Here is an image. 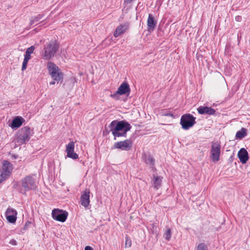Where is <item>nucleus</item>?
Returning <instances> with one entry per match:
<instances>
[{"label": "nucleus", "instance_id": "obj_25", "mask_svg": "<svg viewBox=\"0 0 250 250\" xmlns=\"http://www.w3.org/2000/svg\"><path fill=\"white\" fill-rule=\"evenodd\" d=\"M35 49L34 46H31L30 47H28L25 51V54H24V57L29 59H31V54L33 53L34 50Z\"/></svg>", "mask_w": 250, "mask_h": 250}, {"label": "nucleus", "instance_id": "obj_40", "mask_svg": "<svg viewBox=\"0 0 250 250\" xmlns=\"http://www.w3.org/2000/svg\"><path fill=\"white\" fill-rule=\"evenodd\" d=\"M13 157H14L15 159H17L18 158L17 155H13Z\"/></svg>", "mask_w": 250, "mask_h": 250}, {"label": "nucleus", "instance_id": "obj_21", "mask_svg": "<svg viewBox=\"0 0 250 250\" xmlns=\"http://www.w3.org/2000/svg\"><path fill=\"white\" fill-rule=\"evenodd\" d=\"M161 183L162 179L161 177L158 176H155L154 174L153 178L152 179V186L153 187V188L156 190L158 189L161 186Z\"/></svg>", "mask_w": 250, "mask_h": 250}, {"label": "nucleus", "instance_id": "obj_8", "mask_svg": "<svg viewBox=\"0 0 250 250\" xmlns=\"http://www.w3.org/2000/svg\"><path fill=\"white\" fill-rule=\"evenodd\" d=\"M52 216L56 221L64 222L67 218L68 212L65 210L54 208L52 211Z\"/></svg>", "mask_w": 250, "mask_h": 250}, {"label": "nucleus", "instance_id": "obj_24", "mask_svg": "<svg viewBox=\"0 0 250 250\" xmlns=\"http://www.w3.org/2000/svg\"><path fill=\"white\" fill-rule=\"evenodd\" d=\"M145 161L146 164L152 166H154L155 164V160L150 155H145Z\"/></svg>", "mask_w": 250, "mask_h": 250}, {"label": "nucleus", "instance_id": "obj_16", "mask_svg": "<svg viewBox=\"0 0 250 250\" xmlns=\"http://www.w3.org/2000/svg\"><path fill=\"white\" fill-rule=\"evenodd\" d=\"M197 111L200 114H208L209 115H213L215 110L211 107H208L207 106H200L197 108Z\"/></svg>", "mask_w": 250, "mask_h": 250}, {"label": "nucleus", "instance_id": "obj_36", "mask_svg": "<svg viewBox=\"0 0 250 250\" xmlns=\"http://www.w3.org/2000/svg\"><path fill=\"white\" fill-rule=\"evenodd\" d=\"M241 17L240 16H237L235 17V20L236 21H239L241 20Z\"/></svg>", "mask_w": 250, "mask_h": 250}, {"label": "nucleus", "instance_id": "obj_14", "mask_svg": "<svg viewBox=\"0 0 250 250\" xmlns=\"http://www.w3.org/2000/svg\"><path fill=\"white\" fill-rule=\"evenodd\" d=\"M25 120L21 116H16L12 120L9 126L13 129L20 127L24 122Z\"/></svg>", "mask_w": 250, "mask_h": 250}, {"label": "nucleus", "instance_id": "obj_3", "mask_svg": "<svg viewBox=\"0 0 250 250\" xmlns=\"http://www.w3.org/2000/svg\"><path fill=\"white\" fill-rule=\"evenodd\" d=\"M59 48V45L56 41H51L44 45V48L42 52V58L44 60H50L54 57L56 53Z\"/></svg>", "mask_w": 250, "mask_h": 250}, {"label": "nucleus", "instance_id": "obj_28", "mask_svg": "<svg viewBox=\"0 0 250 250\" xmlns=\"http://www.w3.org/2000/svg\"><path fill=\"white\" fill-rule=\"evenodd\" d=\"M196 250H208L207 246L204 243L198 244L196 248Z\"/></svg>", "mask_w": 250, "mask_h": 250}, {"label": "nucleus", "instance_id": "obj_38", "mask_svg": "<svg viewBox=\"0 0 250 250\" xmlns=\"http://www.w3.org/2000/svg\"><path fill=\"white\" fill-rule=\"evenodd\" d=\"M56 82V81L53 80V81L50 82L49 84H50V85H54V84H55Z\"/></svg>", "mask_w": 250, "mask_h": 250}, {"label": "nucleus", "instance_id": "obj_5", "mask_svg": "<svg viewBox=\"0 0 250 250\" xmlns=\"http://www.w3.org/2000/svg\"><path fill=\"white\" fill-rule=\"evenodd\" d=\"M196 118L190 114H185L183 115L180 119V124L182 128L185 130H188L192 127L195 124Z\"/></svg>", "mask_w": 250, "mask_h": 250}, {"label": "nucleus", "instance_id": "obj_26", "mask_svg": "<svg viewBox=\"0 0 250 250\" xmlns=\"http://www.w3.org/2000/svg\"><path fill=\"white\" fill-rule=\"evenodd\" d=\"M164 237L167 241H169L171 237V231L170 228H168L167 229L166 232L164 234Z\"/></svg>", "mask_w": 250, "mask_h": 250}, {"label": "nucleus", "instance_id": "obj_12", "mask_svg": "<svg viewBox=\"0 0 250 250\" xmlns=\"http://www.w3.org/2000/svg\"><path fill=\"white\" fill-rule=\"evenodd\" d=\"M17 212L16 209L8 208L5 212V216L7 221L11 223H15L17 220Z\"/></svg>", "mask_w": 250, "mask_h": 250}, {"label": "nucleus", "instance_id": "obj_30", "mask_svg": "<svg viewBox=\"0 0 250 250\" xmlns=\"http://www.w3.org/2000/svg\"><path fill=\"white\" fill-rule=\"evenodd\" d=\"M31 222H29V221H27V222L25 223V225H24V226L23 228H22V230H26V229L28 228V227L31 225Z\"/></svg>", "mask_w": 250, "mask_h": 250}, {"label": "nucleus", "instance_id": "obj_2", "mask_svg": "<svg viewBox=\"0 0 250 250\" xmlns=\"http://www.w3.org/2000/svg\"><path fill=\"white\" fill-rule=\"evenodd\" d=\"M13 188L23 195L30 190H34L36 188L35 179L33 176L28 175L21 180V186L18 182L13 184Z\"/></svg>", "mask_w": 250, "mask_h": 250}, {"label": "nucleus", "instance_id": "obj_9", "mask_svg": "<svg viewBox=\"0 0 250 250\" xmlns=\"http://www.w3.org/2000/svg\"><path fill=\"white\" fill-rule=\"evenodd\" d=\"M132 146V142L130 139H126L123 141L115 143L113 146V148L119 149L122 150L128 151Z\"/></svg>", "mask_w": 250, "mask_h": 250}, {"label": "nucleus", "instance_id": "obj_33", "mask_svg": "<svg viewBox=\"0 0 250 250\" xmlns=\"http://www.w3.org/2000/svg\"><path fill=\"white\" fill-rule=\"evenodd\" d=\"M27 65L26 63H22V67H21V70L24 71L27 68Z\"/></svg>", "mask_w": 250, "mask_h": 250}, {"label": "nucleus", "instance_id": "obj_22", "mask_svg": "<svg viewBox=\"0 0 250 250\" xmlns=\"http://www.w3.org/2000/svg\"><path fill=\"white\" fill-rule=\"evenodd\" d=\"M247 135V130L246 128L242 127L240 130L236 132L235 135L236 139L241 140L246 136Z\"/></svg>", "mask_w": 250, "mask_h": 250}, {"label": "nucleus", "instance_id": "obj_35", "mask_svg": "<svg viewBox=\"0 0 250 250\" xmlns=\"http://www.w3.org/2000/svg\"><path fill=\"white\" fill-rule=\"evenodd\" d=\"M84 250H94L91 247L87 246L85 247Z\"/></svg>", "mask_w": 250, "mask_h": 250}, {"label": "nucleus", "instance_id": "obj_7", "mask_svg": "<svg viewBox=\"0 0 250 250\" xmlns=\"http://www.w3.org/2000/svg\"><path fill=\"white\" fill-rule=\"evenodd\" d=\"M221 153V145L218 142H211L210 158L213 162H218Z\"/></svg>", "mask_w": 250, "mask_h": 250}, {"label": "nucleus", "instance_id": "obj_11", "mask_svg": "<svg viewBox=\"0 0 250 250\" xmlns=\"http://www.w3.org/2000/svg\"><path fill=\"white\" fill-rule=\"evenodd\" d=\"M75 144L73 141L70 142L66 146L67 156L72 159L76 160L78 158V155L74 152Z\"/></svg>", "mask_w": 250, "mask_h": 250}, {"label": "nucleus", "instance_id": "obj_6", "mask_svg": "<svg viewBox=\"0 0 250 250\" xmlns=\"http://www.w3.org/2000/svg\"><path fill=\"white\" fill-rule=\"evenodd\" d=\"M130 92L129 85L127 83L124 82L120 85L116 92L110 95V97L115 100H118L119 99L120 95H125L128 96Z\"/></svg>", "mask_w": 250, "mask_h": 250}, {"label": "nucleus", "instance_id": "obj_29", "mask_svg": "<svg viewBox=\"0 0 250 250\" xmlns=\"http://www.w3.org/2000/svg\"><path fill=\"white\" fill-rule=\"evenodd\" d=\"M163 115L166 116H169V117H174L173 114L169 111H168L167 109L164 110V111L162 112Z\"/></svg>", "mask_w": 250, "mask_h": 250}, {"label": "nucleus", "instance_id": "obj_37", "mask_svg": "<svg viewBox=\"0 0 250 250\" xmlns=\"http://www.w3.org/2000/svg\"><path fill=\"white\" fill-rule=\"evenodd\" d=\"M134 0H124L125 3H131Z\"/></svg>", "mask_w": 250, "mask_h": 250}, {"label": "nucleus", "instance_id": "obj_17", "mask_svg": "<svg viewBox=\"0 0 250 250\" xmlns=\"http://www.w3.org/2000/svg\"><path fill=\"white\" fill-rule=\"evenodd\" d=\"M128 28V23H124L120 24L117 27L116 30L114 32L113 35L115 37H118L121 34H123Z\"/></svg>", "mask_w": 250, "mask_h": 250}, {"label": "nucleus", "instance_id": "obj_1", "mask_svg": "<svg viewBox=\"0 0 250 250\" xmlns=\"http://www.w3.org/2000/svg\"><path fill=\"white\" fill-rule=\"evenodd\" d=\"M110 131L114 136V139L117 137H126V133L131 128V125L125 120H114L108 125Z\"/></svg>", "mask_w": 250, "mask_h": 250}, {"label": "nucleus", "instance_id": "obj_13", "mask_svg": "<svg viewBox=\"0 0 250 250\" xmlns=\"http://www.w3.org/2000/svg\"><path fill=\"white\" fill-rule=\"evenodd\" d=\"M157 25V21L155 19L154 17L151 14L148 15V19L147 20V26L148 27V31L151 33L155 29Z\"/></svg>", "mask_w": 250, "mask_h": 250}, {"label": "nucleus", "instance_id": "obj_19", "mask_svg": "<svg viewBox=\"0 0 250 250\" xmlns=\"http://www.w3.org/2000/svg\"><path fill=\"white\" fill-rule=\"evenodd\" d=\"M47 69L49 75L53 76L54 75L55 73L60 70L59 67L52 62H48L47 63Z\"/></svg>", "mask_w": 250, "mask_h": 250}, {"label": "nucleus", "instance_id": "obj_15", "mask_svg": "<svg viewBox=\"0 0 250 250\" xmlns=\"http://www.w3.org/2000/svg\"><path fill=\"white\" fill-rule=\"evenodd\" d=\"M237 156L240 162L243 164H246L249 159L248 152L244 148H241L239 150Z\"/></svg>", "mask_w": 250, "mask_h": 250}, {"label": "nucleus", "instance_id": "obj_10", "mask_svg": "<svg viewBox=\"0 0 250 250\" xmlns=\"http://www.w3.org/2000/svg\"><path fill=\"white\" fill-rule=\"evenodd\" d=\"M90 191L89 189H85L82 194L80 198V203L85 208H88L90 204Z\"/></svg>", "mask_w": 250, "mask_h": 250}, {"label": "nucleus", "instance_id": "obj_32", "mask_svg": "<svg viewBox=\"0 0 250 250\" xmlns=\"http://www.w3.org/2000/svg\"><path fill=\"white\" fill-rule=\"evenodd\" d=\"M27 65L26 63H22V67H21V70L24 71L27 68Z\"/></svg>", "mask_w": 250, "mask_h": 250}, {"label": "nucleus", "instance_id": "obj_18", "mask_svg": "<svg viewBox=\"0 0 250 250\" xmlns=\"http://www.w3.org/2000/svg\"><path fill=\"white\" fill-rule=\"evenodd\" d=\"M13 170V165L7 160L2 161L1 171L11 174Z\"/></svg>", "mask_w": 250, "mask_h": 250}, {"label": "nucleus", "instance_id": "obj_27", "mask_svg": "<svg viewBox=\"0 0 250 250\" xmlns=\"http://www.w3.org/2000/svg\"><path fill=\"white\" fill-rule=\"evenodd\" d=\"M10 175V174L1 171V174L0 175V183H1L2 182L6 180L7 179H8Z\"/></svg>", "mask_w": 250, "mask_h": 250}, {"label": "nucleus", "instance_id": "obj_23", "mask_svg": "<svg viewBox=\"0 0 250 250\" xmlns=\"http://www.w3.org/2000/svg\"><path fill=\"white\" fill-rule=\"evenodd\" d=\"M44 16V14H39L37 16H32L30 19V24L31 25H33L41 20Z\"/></svg>", "mask_w": 250, "mask_h": 250}, {"label": "nucleus", "instance_id": "obj_20", "mask_svg": "<svg viewBox=\"0 0 250 250\" xmlns=\"http://www.w3.org/2000/svg\"><path fill=\"white\" fill-rule=\"evenodd\" d=\"M54 75V76L50 75L53 80L56 81L57 83H62V82L63 79V74L61 71V70H59V71H57L56 73H55Z\"/></svg>", "mask_w": 250, "mask_h": 250}, {"label": "nucleus", "instance_id": "obj_34", "mask_svg": "<svg viewBox=\"0 0 250 250\" xmlns=\"http://www.w3.org/2000/svg\"><path fill=\"white\" fill-rule=\"evenodd\" d=\"M29 60H30L29 59L24 57L23 62L22 63H26V64H27Z\"/></svg>", "mask_w": 250, "mask_h": 250}, {"label": "nucleus", "instance_id": "obj_39", "mask_svg": "<svg viewBox=\"0 0 250 250\" xmlns=\"http://www.w3.org/2000/svg\"><path fill=\"white\" fill-rule=\"evenodd\" d=\"M12 242H11V243L12 244H15L16 241L15 240H12Z\"/></svg>", "mask_w": 250, "mask_h": 250}, {"label": "nucleus", "instance_id": "obj_4", "mask_svg": "<svg viewBox=\"0 0 250 250\" xmlns=\"http://www.w3.org/2000/svg\"><path fill=\"white\" fill-rule=\"evenodd\" d=\"M31 130L29 126H24L21 128L17 133L16 143L19 146L26 144L30 139Z\"/></svg>", "mask_w": 250, "mask_h": 250}, {"label": "nucleus", "instance_id": "obj_31", "mask_svg": "<svg viewBox=\"0 0 250 250\" xmlns=\"http://www.w3.org/2000/svg\"><path fill=\"white\" fill-rule=\"evenodd\" d=\"M131 245V243L130 241H128V240L126 238V242L125 244V247L128 248L130 247Z\"/></svg>", "mask_w": 250, "mask_h": 250}]
</instances>
